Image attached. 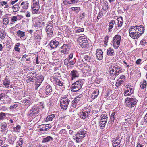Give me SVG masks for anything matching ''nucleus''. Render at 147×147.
<instances>
[{
  "mask_svg": "<svg viewBox=\"0 0 147 147\" xmlns=\"http://www.w3.org/2000/svg\"><path fill=\"white\" fill-rule=\"evenodd\" d=\"M122 69L117 65H112L109 68V71L111 76H117L122 72Z\"/></svg>",
  "mask_w": 147,
  "mask_h": 147,
  "instance_id": "1",
  "label": "nucleus"
},
{
  "mask_svg": "<svg viewBox=\"0 0 147 147\" xmlns=\"http://www.w3.org/2000/svg\"><path fill=\"white\" fill-rule=\"evenodd\" d=\"M92 114L90 107H85L82 112H80V116L83 119L90 117Z\"/></svg>",
  "mask_w": 147,
  "mask_h": 147,
  "instance_id": "2",
  "label": "nucleus"
},
{
  "mask_svg": "<svg viewBox=\"0 0 147 147\" xmlns=\"http://www.w3.org/2000/svg\"><path fill=\"white\" fill-rule=\"evenodd\" d=\"M138 100L135 98L127 97L125 98V103L126 106L132 108L136 105Z\"/></svg>",
  "mask_w": 147,
  "mask_h": 147,
  "instance_id": "3",
  "label": "nucleus"
},
{
  "mask_svg": "<svg viewBox=\"0 0 147 147\" xmlns=\"http://www.w3.org/2000/svg\"><path fill=\"white\" fill-rule=\"evenodd\" d=\"M121 36L117 34L115 36L112 40L113 45L115 49H117L120 45Z\"/></svg>",
  "mask_w": 147,
  "mask_h": 147,
  "instance_id": "4",
  "label": "nucleus"
},
{
  "mask_svg": "<svg viewBox=\"0 0 147 147\" xmlns=\"http://www.w3.org/2000/svg\"><path fill=\"white\" fill-rule=\"evenodd\" d=\"M69 102V100L67 98L61 99L60 102L61 109L64 110H66L67 108Z\"/></svg>",
  "mask_w": 147,
  "mask_h": 147,
  "instance_id": "5",
  "label": "nucleus"
},
{
  "mask_svg": "<svg viewBox=\"0 0 147 147\" xmlns=\"http://www.w3.org/2000/svg\"><path fill=\"white\" fill-rule=\"evenodd\" d=\"M86 132L83 130L79 131L75 134V138L77 142H80L82 141V139L85 136Z\"/></svg>",
  "mask_w": 147,
  "mask_h": 147,
  "instance_id": "6",
  "label": "nucleus"
},
{
  "mask_svg": "<svg viewBox=\"0 0 147 147\" xmlns=\"http://www.w3.org/2000/svg\"><path fill=\"white\" fill-rule=\"evenodd\" d=\"M134 92V88L130 85L129 84L127 85L125 88V91L124 93L125 96L131 95Z\"/></svg>",
  "mask_w": 147,
  "mask_h": 147,
  "instance_id": "7",
  "label": "nucleus"
},
{
  "mask_svg": "<svg viewBox=\"0 0 147 147\" xmlns=\"http://www.w3.org/2000/svg\"><path fill=\"white\" fill-rule=\"evenodd\" d=\"M39 107L37 106H33L29 112L28 115L31 117H34L40 111Z\"/></svg>",
  "mask_w": 147,
  "mask_h": 147,
  "instance_id": "8",
  "label": "nucleus"
},
{
  "mask_svg": "<svg viewBox=\"0 0 147 147\" xmlns=\"http://www.w3.org/2000/svg\"><path fill=\"white\" fill-rule=\"evenodd\" d=\"M46 31L48 36L50 37L53 35V28L52 23L49 22L46 27Z\"/></svg>",
  "mask_w": 147,
  "mask_h": 147,
  "instance_id": "9",
  "label": "nucleus"
},
{
  "mask_svg": "<svg viewBox=\"0 0 147 147\" xmlns=\"http://www.w3.org/2000/svg\"><path fill=\"white\" fill-rule=\"evenodd\" d=\"M59 50L61 53H63L65 55H67L69 50V45L64 44L59 48Z\"/></svg>",
  "mask_w": 147,
  "mask_h": 147,
  "instance_id": "10",
  "label": "nucleus"
},
{
  "mask_svg": "<svg viewBox=\"0 0 147 147\" xmlns=\"http://www.w3.org/2000/svg\"><path fill=\"white\" fill-rule=\"evenodd\" d=\"M70 76L72 80L75 79L79 76V74L78 71L76 70H73L70 73Z\"/></svg>",
  "mask_w": 147,
  "mask_h": 147,
  "instance_id": "11",
  "label": "nucleus"
},
{
  "mask_svg": "<svg viewBox=\"0 0 147 147\" xmlns=\"http://www.w3.org/2000/svg\"><path fill=\"white\" fill-rule=\"evenodd\" d=\"M59 43V42L55 39H53L51 41L50 43V46L52 49H54L57 47Z\"/></svg>",
  "mask_w": 147,
  "mask_h": 147,
  "instance_id": "12",
  "label": "nucleus"
},
{
  "mask_svg": "<svg viewBox=\"0 0 147 147\" xmlns=\"http://www.w3.org/2000/svg\"><path fill=\"white\" fill-rule=\"evenodd\" d=\"M103 52L100 49H97L96 51V55L98 59L100 60L102 59L103 57Z\"/></svg>",
  "mask_w": 147,
  "mask_h": 147,
  "instance_id": "13",
  "label": "nucleus"
},
{
  "mask_svg": "<svg viewBox=\"0 0 147 147\" xmlns=\"http://www.w3.org/2000/svg\"><path fill=\"white\" fill-rule=\"evenodd\" d=\"M79 45L83 49H88L89 47L88 41L87 39L83 40V41L81 42Z\"/></svg>",
  "mask_w": 147,
  "mask_h": 147,
  "instance_id": "14",
  "label": "nucleus"
},
{
  "mask_svg": "<svg viewBox=\"0 0 147 147\" xmlns=\"http://www.w3.org/2000/svg\"><path fill=\"white\" fill-rule=\"evenodd\" d=\"M21 102L23 105L28 106L31 104L32 102V101L31 98H27L23 100Z\"/></svg>",
  "mask_w": 147,
  "mask_h": 147,
  "instance_id": "15",
  "label": "nucleus"
},
{
  "mask_svg": "<svg viewBox=\"0 0 147 147\" xmlns=\"http://www.w3.org/2000/svg\"><path fill=\"white\" fill-rule=\"evenodd\" d=\"M46 88H41L39 90V93L43 97H46L48 96Z\"/></svg>",
  "mask_w": 147,
  "mask_h": 147,
  "instance_id": "16",
  "label": "nucleus"
},
{
  "mask_svg": "<svg viewBox=\"0 0 147 147\" xmlns=\"http://www.w3.org/2000/svg\"><path fill=\"white\" fill-rule=\"evenodd\" d=\"M84 56L85 60L86 61L88 62H91L92 60V54L87 53L84 55Z\"/></svg>",
  "mask_w": 147,
  "mask_h": 147,
  "instance_id": "17",
  "label": "nucleus"
},
{
  "mask_svg": "<svg viewBox=\"0 0 147 147\" xmlns=\"http://www.w3.org/2000/svg\"><path fill=\"white\" fill-rule=\"evenodd\" d=\"M99 94V90L98 89H95L92 93L91 98L92 99H94L98 96Z\"/></svg>",
  "mask_w": 147,
  "mask_h": 147,
  "instance_id": "18",
  "label": "nucleus"
},
{
  "mask_svg": "<svg viewBox=\"0 0 147 147\" xmlns=\"http://www.w3.org/2000/svg\"><path fill=\"white\" fill-rule=\"evenodd\" d=\"M115 23V21L113 20L111 21L109 23L108 31L109 32H111L112 31V29L113 27V25Z\"/></svg>",
  "mask_w": 147,
  "mask_h": 147,
  "instance_id": "19",
  "label": "nucleus"
},
{
  "mask_svg": "<svg viewBox=\"0 0 147 147\" xmlns=\"http://www.w3.org/2000/svg\"><path fill=\"white\" fill-rule=\"evenodd\" d=\"M121 142V140L116 139L113 143V145L114 147H120Z\"/></svg>",
  "mask_w": 147,
  "mask_h": 147,
  "instance_id": "20",
  "label": "nucleus"
},
{
  "mask_svg": "<svg viewBox=\"0 0 147 147\" xmlns=\"http://www.w3.org/2000/svg\"><path fill=\"white\" fill-rule=\"evenodd\" d=\"M10 81L7 79L6 76L5 79L3 80V84L5 87L8 88L9 87V85H10Z\"/></svg>",
  "mask_w": 147,
  "mask_h": 147,
  "instance_id": "21",
  "label": "nucleus"
},
{
  "mask_svg": "<svg viewBox=\"0 0 147 147\" xmlns=\"http://www.w3.org/2000/svg\"><path fill=\"white\" fill-rule=\"evenodd\" d=\"M81 88V87L77 86L73 84H72L71 90L74 92H76L79 90Z\"/></svg>",
  "mask_w": 147,
  "mask_h": 147,
  "instance_id": "22",
  "label": "nucleus"
},
{
  "mask_svg": "<svg viewBox=\"0 0 147 147\" xmlns=\"http://www.w3.org/2000/svg\"><path fill=\"white\" fill-rule=\"evenodd\" d=\"M29 3L27 2H22L20 5L22 6V10H26L28 9Z\"/></svg>",
  "mask_w": 147,
  "mask_h": 147,
  "instance_id": "23",
  "label": "nucleus"
},
{
  "mask_svg": "<svg viewBox=\"0 0 147 147\" xmlns=\"http://www.w3.org/2000/svg\"><path fill=\"white\" fill-rule=\"evenodd\" d=\"M45 88L48 95H50L53 91L52 87L50 85H48L46 86Z\"/></svg>",
  "mask_w": 147,
  "mask_h": 147,
  "instance_id": "24",
  "label": "nucleus"
},
{
  "mask_svg": "<svg viewBox=\"0 0 147 147\" xmlns=\"http://www.w3.org/2000/svg\"><path fill=\"white\" fill-rule=\"evenodd\" d=\"M53 80L55 82L57 85L60 86H62L63 85V83L62 81L60 80L59 79H58L56 77L53 78Z\"/></svg>",
  "mask_w": 147,
  "mask_h": 147,
  "instance_id": "25",
  "label": "nucleus"
},
{
  "mask_svg": "<svg viewBox=\"0 0 147 147\" xmlns=\"http://www.w3.org/2000/svg\"><path fill=\"white\" fill-rule=\"evenodd\" d=\"M114 53V51L113 48H109L108 49L107 51V55L109 56H112Z\"/></svg>",
  "mask_w": 147,
  "mask_h": 147,
  "instance_id": "26",
  "label": "nucleus"
},
{
  "mask_svg": "<svg viewBox=\"0 0 147 147\" xmlns=\"http://www.w3.org/2000/svg\"><path fill=\"white\" fill-rule=\"evenodd\" d=\"M118 21V27H120L122 26L123 22L122 17L121 16L117 19Z\"/></svg>",
  "mask_w": 147,
  "mask_h": 147,
  "instance_id": "27",
  "label": "nucleus"
},
{
  "mask_svg": "<svg viewBox=\"0 0 147 147\" xmlns=\"http://www.w3.org/2000/svg\"><path fill=\"white\" fill-rule=\"evenodd\" d=\"M17 35L20 37V38L21 39L23 37L25 36V33L24 32L21 31L20 30H18L16 32Z\"/></svg>",
  "mask_w": 147,
  "mask_h": 147,
  "instance_id": "28",
  "label": "nucleus"
},
{
  "mask_svg": "<svg viewBox=\"0 0 147 147\" xmlns=\"http://www.w3.org/2000/svg\"><path fill=\"white\" fill-rule=\"evenodd\" d=\"M86 39H87L86 38V36L83 35L82 36H81L79 37L77 39V41L79 44L81 43V42H83V40H85Z\"/></svg>",
  "mask_w": 147,
  "mask_h": 147,
  "instance_id": "29",
  "label": "nucleus"
},
{
  "mask_svg": "<svg viewBox=\"0 0 147 147\" xmlns=\"http://www.w3.org/2000/svg\"><path fill=\"white\" fill-rule=\"evenodd\" d=\"M73 84H74L76 86L78 87H81V88L83 85L82 80H78L76 81V82L73 83Z\"/></svg>",
  "mask_w": 147,
  "mask_h": 147,
  "instance_id": "30",
  "label": "nucleus"
},
{
  "mask_svg": "<svg viewBox=\"0 0 147 147\" xmlns=\"http://www.w3.org/2000/svg\"><path fill=\"white\" fill-rule=\"evenodd\" d=\"M55 115L51 114L50 115H48L45 119L46 121H51L55 117Z\"/></svg>",
  "mask_w": 147,
  "mask_h": 147,
  "instance_id": "31",
  "label": "nucleus"
},
{
  "mask_svg": "<svg viewBox=\"0 0 147 147\" xmlns=\"http://www.w3.org/2000/svg\"><path fill=\"white\" fill-rule=\"evenodd\" d=\"M138 30L139 33H140V35L142 34L144 32V28L142 25H140L138 26Z\"/></svg>",
  "mask_w": 147,
  "mask_h": 147,
  "instance_id": "32",
  "label": "nucleus"
},
{
  "mask_svg": "<svg viewBox=\"0 0 147 147\" xmlns=\"http://www.w3.org/2000/svg\"><path fill=\"white\" fill-rule=\"evenodd\" d=\"M140 34L139 33L138 34V33H136V32H135L134 33V34H130V36L134 39H137L140 36Z\"/></svg>",
  "mask_w": 147,
  "mask_h": 147,
  "instance_id": "33",
  "label": "nucleus"
},
{
  "mask_svg": "<svg viewBox=\"0 0 147 147\" xmlns=\"http://www.w3.org/2000/svg\"><path fill=\"white\" fill-rule=\"evenodd\" d=\"M140 87L142 89L146 88L147 86L146 81V80L142 81L140 82Z\"/></svg>",
  "mask_w": 147,
  "mask_h": 147,
  "instance_id": "34",
  "label": "nucleus"
},
{
  "mask_svg": "<svg viewBox=\"0 0 147 147\" xmlns=\"http://www.w3.org/2000/svg\"><path fill=\"white\" fill-rule=\"evenodd\" d=\"M116 80L117 81L115 85L117 87H118L119 86H120L121 84H123L124 82L123 80H121L119 79H117Z\"/></svg>",
  "mask_w": 147,
  "mask_h": 147,
  "instance_id": "35",
  "label": "nucleus"
},
{
  "mask_svg": "<svg viewBox=\"0 0 147 147\" xmlns=\"http://www.w3.org/2000/svg\"><path fill=\"white\" fill-rule=\"evenodd\" d=\"M135 26H131L130 28L129 29V32L130 35L132 34H134L135 32Z\"/></svg>",
  "mask_w": 147,
  "mask_h": 147,
  "instance_id": "36",
  "label": "nucleus"
},
{
  "mask_svg": "<svg viewBox=\"0 0 147 147\" xmlns=\"http://www.w3.org/2000/svg\"><path fill=\"white\" fill-rule=\"evenodd\" d=\"M13 11L16 12L18 11L20 9V7L18 5L15 4L12 7Z\"/></svg>",
  "mask_w": 147,
  "mask_h": 147,
  "instance_id": "37",
  "label": "nucleus"
},
{
  "mask_svg": "<svg viewBox=\"0 0 147 147\" xmlns=\"http://www.w3.org/2000/svg\"><path fill=\"white\" fill-rule=\"evenodd\" d=\"M32 7H40L39 1L38 0H32Z\"/></svg>",
  "mask_w": 147,
  "mask_h": 147,
  "instance_id": "38",
  "label": "nucleus"
},
{
  "mask_svg": "<svg viewBox=\"0 0 147 147\" xmlns=\"http://www.w3.org/2000/svg\"><path fill=\"white\" fill-rule=\"evenodd\" d=\"M6 33L4 30L0 31V38L1 39H4L6 35Z\"/></svg>",
  "mask_w": 147,
  "mask_h": 147,
  "instance_id": "39",
  "label": "nucleus"
},
{
  "mask_svg": "<svg viewBox=\"0 0 147 147\" xmlns=\"http://www.w3.org/2000/svg\"><path fill=\"white\" fill-rule=\"evenodd\" d=\"M8 16V15H6L3 16V24L5 25H7L8 23V20L7 18Z\"/></svg>",
  "mask_w": 147,
  "mask_h": 147,
  "instance_id": "40",
  "label": "nucleus"
},
{
  "mask_svg": "<svg viewBox=\"0 0 147 147\" xmlns=\"http://www.w3.org/2000/svg\"><path fill=\"white\" fill-rule=\"evenodd\" d=\"M71 9L77 13L80 11V7H71Z\"/></svg>",
  "mask_w": 147,
  "mask_h": 147,
  "instance_id": "41",
  "label": "nucleus"
},
{
  "mask_svg": "<svg viewBox=\"0 0 147 147\" xmlns=\"http://www.w3.org/2000/svg\"><path fill=\"white\" fill-rule=\"evenodd\" d=\"M53 140V138L52 137L50 136H48L44 138L42 142H47L51 140Z\"/></svg>",
  "mask_w": 147,
  "mask_h": 147,
  "instance_id": "42",
  "label": "nucleus"
},
{
  "mask_svg": "<svg viewBox=\"0 0 147 147\" xmlns=\"http://www.w3.org/2000/svg\"><path fill=\"white\" fill-rule=\"evenodd\" d=\"M42 80L40 81H37L35 82V89L36 90L38 89V87L40 86L41 83L42 82Z\"/></svg>",
  "mask_w": 147,
  "mask_h": 147,
  "instance_id": "43",
  "label": "nucleus"
},
{
  "mask_svg": "<svg viewBox=\"0 0 147 147\" xmlns=\"http://www.w3.org/2000/svg\"><path fill=\"white\" fill-rule=\"evenodd\" d=\"M109 8L108 3L106 2L104 4L102 9L104 11H106L108 10Z\"/></svg>",
  "mask_w": 147,
  "mask_h": 147,
  "instance_id": "44",
  "label": "nucleus"
},
{
  "mask_svg": "<svg viewBox=\"0 0 147 147\" xmlns=\"http://www.w3.org/2000/svg\"><path fill=\"white\" fill-rule=\"evenodd\" d=\"M7 125L6 123L4 122L2 123L1 125V129L2 130L1 131H3L7 129Z\"/></svg>",
  "mask_w": 147,
  "mask_h": 147,
  "instance_id": "45",
  "label": "nucleus"
},
{
  "mask_svg": "<svg viewBox=\"0 0 147 147\" xmlns=\"http://www.w3.org/2000/svg\"><path fill=\"white\" fill-rule=\"evenodd\" d=\"M39 130L40 131H45L47 130L46 128L45 127V125L44 124H42L39 126Z\"/></svg>",
  "mask_w": 147,
  "mask_h": 147,
  "instance_id": "46",
  "label": "nucleus"
},
{
  "mask_svg": "<svg viewBox=\"0 0 147 147\" xmlns=\"http://www.w3.org/2000/svg\"><path fill=\"white\" fill-rule=\"evenodd\" d=\"M39 8L40 7H32V9L33 11V13L36 14L38 13Z\"/></svg>",
  "mask_w": 147,
  "mask_h": 147,
  "instance_id": "47",
  "label": "nucleus"
},
{
  "mask_svg": "<svg viewBox=\"0 0 147 147\" xmlns=\"http://www.w3.org/2000/svg\"><path fill=\"white\" fill-rule=\"evenodd\" d=\"M79 102L78 101L76 100H74L72 102V106L74 108H75L76 107H78L77 106V104Z\"/></svg>",
  "mask_w": 147,
  "mask_h": 147,
  "instance_id": "48",
  "label": "nucleus"
},
{
  "mask_svg": "<svg viewBox=\"0 0 147 147\" xmlns=\"http://www.w3.org/2000/svg\"><path fill=\"white\" fill-rule=\"evenodd\" d=\"M21 129V126L19 125H17L16 127H14L13 131L16 132H20Z\"/></svg>",
  "mask_w": 147,
  "mask_h": 147,
  "instance_id": "49",
  "label": "nucleus"
},
{
  "mask_svg": "<svg viewBox=\"0 0 147 147\" xmlns=\"http://www.w3.org/2000/svg\"><path fill=\"white\" fill-rule=\"evenodd\" d=\"M6 113L3 112L0 113V120H3L6 118Z\"/></svg>",
  "mask_w": 147,
  "mask_h": 147,
  "instance_id": "50",
  "label": "nucleus"
},
{
  "mask_svg": "<svg viewBox=\"0 0 147 147\" xmlns=\"http://www.w3.org/2000/svg\"><path fill=\"white\" fill-rule=\"evenodd\" d=\"M23 143L24 141L23 139L21 138H20L18 140L17 144H18V145H19V146H22Z\"/></svg>",
  "mask_w": 147,
  "mask_h": 147,
  "instance_id": "51",
  "label": "nucleus"
},
{
  "mask_svg": "<svg viewBox=\"0 0 147 147\" xmlns=\"http://www.w3.org/2000/svg\"><path fill=\"white\" fill-rule=\"evenodd\" d=\"M115 112H113L110 116V119L111 121L113 122L115 119Z\"/></svg>",
  "mask_w": 147,
  "mask_h": 147,
  "instance_id": "52",
  "label": "nucleus"
},
{
  "mask_svg": "<svg viewBox=\"0 0 147 147\" xmlns=\"http://www.w3.org/2000/svg\"><path fill=\"white\" fill-rule=\"evenodd\" d=\"M107 122L104 121H103L102 120H100L99 124L100 125L101 127H104L105 126Z\"/></svg>",
  "mask_w": 147,
  "mask_h": 147,
  "instance_id": "53",
  "label": "nucleus"
},
{
  "mask_svg": "<svg viewBox=\"0 0 147 147\" xmlns=\"http://www.w3.org/2000/svg\"><path fill=\"white\" fill-rule=\"evenodd\" d=\"M10 136L11 137L9 138L11 140V141H13V142L14 143L17 138V136L15 135H12Z\"/></svg>",
  "mask_w": 147,
  "mask_h": 147,
  "instance_id": "54",
  "label": "nucleus"
},
{
  "mask_svg": "<svg viewBox=\"0 0 147 147\" xmlns=\"http://www.w3.org/2000/svg\"><path fill=\"white\" fill-rule=\"evenodd\" d=\"M77 29L76 30V33H80L84 31V28H81L80 27H77Z\"/></svg>",
  "mask_w": 147,
  "mask_h": 147,
  "instance_id": "55",
  "label": "nucleus"
},
{
  "mask_svg": "<svg viewBox=\"0 0 147 147\" xmlns=\"http://www.w3.org/2000/svg\"><path fill=\"white\" fill-rule=\"evenodd\" d=\"M103 15V12L102 11H100L98 15V16L97 18V19H99L101 18Z\"/></svg>",
  "mask_w": 147,
  "mask_h": 147,
  "instance_id": "56",
  "label": "nucleus"
},
{
  "mask_svg": "<svg viewBox=\"0 0 147 147\" xmlns=\"http://www.w3.org/2000/svg\"><path fill=\"white\" fill-rule=\"evenodd\" d=\"M59 134H61L66 135L67 134V131L65 129H63L60 130Z\"/></svg>",
  "mask_w": 147,
  "mask_h": 147,
  "instance_id": "57",
  "label": "nucleus"
},
{
  "mask_svg": "<svg viewBox=\"0 0 147 147\" xmlns=\"http://www.w3.org/2000/svg\"><path fill=\"white\" fill-rule=\"evenodd\" d=\"M118 78L121 80H123L124 81L125 79V77L124 75H122L119 76L118 77Z\"/></svg>",
  "mask_w": 147,
  "mask_h": 147,
  "instance_id": "58",
  "label": "nucleus"
},
{
  "mask_svg": "<svg viewBox=\"0 0 147 147\" xmlns=\"http://www.w3.org/2000/svg\"><path fill=\"white\" fill-rule=\"evenodd\" d=\"M76 60L75 58H74L73 60L71 59L69 61V63L70 65H74L75 63Z\"/></svg>",
  "mask_w": 147,
  "mask_h": 147,
  "instance_id": "59",
  "label": "nucleus"
},
{
  "mask_svg": "<svg viewBox=\"0 0 147 147\" xmlns=\"http://www.w3.org/2000/svg\"><path fill=\"white\" fill-rule=\"evenodd\" d=\"M18 20L17 16H14L12 17L11 18V21L12 22H13L16 21H17Z\"/></svg>",
  "mask_w": 147,
  "mask_h": 147,
  "instance_id": "60",
  "label": "nucleus"
},
{
  "mask_svg": "<svg viewBox=\"0 0 147 147\" xmlns=\"http://www.w3.org/2000/svg\"><path fill=\"white\" fill-rule=\"evenodd\" d=\"M78 1V0H69L70 4L77 3Z\"/></svg>",
  "mask_w": 147,
  "mask_h": 147,
  "instance_id": "61",
  "label": "nucleus"
},
{
  "mask_svg": "<svg viewBox=\"0 0 147 147\" xmlns=\"http://www.w3.org/2000/svg\"><path fill=\"white\" fill-rule=\"evenodd\" d=\"M18 104L17 103H15L13 105L11 106L10 107V109L12 110L14 108H16L18 107Z\"/></svg>",
  "mask_w": 147,
  "mask_h": 147,
  "instance_id": "62",
  "label": "nucleus"
},
{
  "mask_svg": "<svg viewBox=\"0 0 147 147\" xmlns=\"http://www.w3.org/2000/svg\"><path fill=\"white\" fill-rule=\"evenodd\" d=\"M69 60L68 59H66L64 61V64L65 65H67L69 63Z\"/></svg>",
  "mask_w": 147,
  "mask_h": 147,
  "instance_id": "63",
  "label": "nucleus"
},
{
  "mask_svg": "<svg viewBox=\"0 0 147 147\" xmlns=\"http://www.w3.org/2000/svg\"><path fill=\"white\" fill-rule=\"evenodd\" d=\"M82 96V95L80 94L78 96L76 97L74 100H76L78 101V102H79V101L80 100V98L81 96Z\"/></svg>",
  "mask_w": 147,
  "mask_h": 147,
  "instance_id": "64",
  "label": "nucleus"
}]
</instances>
